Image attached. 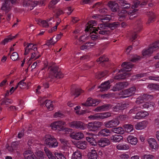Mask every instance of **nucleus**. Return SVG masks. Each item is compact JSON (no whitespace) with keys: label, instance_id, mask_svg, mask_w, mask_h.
Segmentation results:
<instances>
[{"label":"nucleus","instance_id":"f704fd0d","mask_svg":"<svg viewBox=\"0 0 159 159\" xmlns=\"http://www.w3.org/2000/svg\"><path fill=\"white\" fill-rule=\"evenodd\" d=\"M37 47L36 44H34L30 43V52H32V57H35L33 56L34 54H35L36 55L38 53L37 51Z\"/></svg>","mask_w":159,"mask_h":159},{"label":"nucleus","instance_id":"e2e57ef3","mask_svg":"<svg viewBox=\"0 0 159 159\" xmlns=\"http://www.w3.org/2000/svg\"><path fill=\"white\" fill-rule=\"evenodd\" d=\"M25 80V79H23L18 83L19 87L21 89H24L26 86V83L24 82Z\"/></svg>","mask_w":159,"mask_h":159},{"label":"nucleus","instance_id":"bf43d9fd","mask_svg":"<svg viewBox=\"0 0 159 159\" xmlns=\"http://www.w3.org/2000/svg\"><path fill=\"white\" fill-rule=\"evenodd\" d=\"M60 0H52L50 2L49 7L50 8H53L54 5H56Z\"/></svg>","mask_w":159,"mask_h":159},{"label":"nucleus","instance_id":"a19ab883","mask_svg":"<svg viewBox=\"0 0 159 159\" xmlns=\"http://www.w3.org/2000/svg\"><path fill=\"white\" fill-rule=\"evenodd\" d=\"M112 131L115 133L123 134L124 132L123 129L121 127L114 128L112 129Z\"/></svg>","mask_w":159,"mask_h":159},{"label":"nucleus","instance_id":"423d86ee","mask_svg":"<svg viewBox=\"0 0 159 159\" xmlns=\"http://www.w3.org/2000/svg\"><path fill=\"white\" fill-rule=\"evenodd\" d=\"M16 0H2L3 2L1 10L6 12H8L11 9V2L12 4L16 2Z\"/></svg>","mask_w":159,"mask_h":159},{"label":"nucleus","instance_id":"a878e982","mask_svg":"<svg viewBox=\"0 0 159 159\" xmlns=\"http://www.w3.org/2000/svg\"><path fill=\"white\" fill-rule=\"evenodd\" d=\"M123 139V137L120 135H114L110 137V139L113 142H119Z\"/></svg>","mask_w":159,"mask_h":159},{"label":"nucleus","instance_id":"09e8293b","mask_svg":"<svg viewBox=\"0 0 159 159\" xmlns=\"http://www.w3.org/2000/svg\"><path fill=\"white\" fill-rule=\"evenodd\" d=\"M154 50V52L159 48V41H157L153 43L150 46Z\"/></svg>","mask_w":159,"mask_h":159},{"label":"nucleus","instance_id":"680f3d73","mask_svg":"<svg viewBox=\"0 0 159 159\" xmlns=\"http://www.w3.org/2000/svg\"><path fill=\"white\" fill-rule=\"evenodd\" d=\"M60 23L57 21L56 24L55 26L52 28L51 29L48 30V32L49 33H52L55 31L57 29V28L58 25L60 24Z\"/></svg>","mask_w":159,"mask_h":159},{"label":"nucleus","instance_id":"e433bc0d","mask_svg":"<svg viewBox=\"0 0 159 159\" xmlns=\"http://www.w3.org/2000/svg\"><path fill=\"white\" fill-rule=\"evenodd\" d=\"M125 131L127 133H130L134 129L133 126L131 124H126L123 126Z\"/></svg>","mask_w":159,"mask_h":159},{"label":"nucleus","instance_id":"58836bf2","mask_svg":"<svg viewBox=\"0 0 159 159\" xmlns=\"http://www.w3.org/2000/svg\"><path fill=\"white\" fill-rule=\"evenodd\" d=\"M88 39V37L86 35H82L80 36L79 39V43H76L75 44L77 45H79L83 43Z\"/></svg>","mask_w":159,"mask_h":159},{"label":"nucleus","instance_id":"6ab92c4d","mask_svg":"<svg viewBox=\"0 0 159 159\" xmlns=\"http://www.w3.org/2000/svg\"><path fill=\"white\" fill-rule=\"evenodd\" d=\"M129 84L127 82L119 83L115 85L112 90L114 91H116L126 87Z\"/></svg>","mask_w":159,"mask_h":159},{"label":"nucleus","instance_id":"de8ad7c7","mask_svg":"<svg viewBox=\"0 0 159 159\" xmlns=\"http://www.w3.org/2000/svg\"><path fill=\"white\" fill-rule=\"evenodd\" d=\"M21 143L20 141H16L11 143L12 147L15 150L17 149L20 147Z\"/></svg>","mask_w":159,"mask_h":159},{"label":"nucleus","instance_id":"49530a36","mask_svg":"<svg viewBox=\"0 0 159 159\" xmlns=\"http://www.w3.org/2000/svg\"><path fill=\"white\" fill-rule=\"evenodd\" d=\"M108 108V107L105 105L98 107L96 108L95 111H105Z\"/></svg>","mask_w":159,"mask_h":159},{"label":"nucleus","instance_id":"4d7b16f0","mask_svg":"<svg viewBox=\"0 0 159 159\" xmlns=\"http://www.w3.org/2000/svg\"><path fill=\"white\" fill-rule=\"evenodd\" d=\"M66 125L62 126V128L61 129V131H64L67 134L70 132L72 130V129L64 127Z\"/></svg>","mask_w":159,"mask_h":159},{"label":"nucleus","instance_id":"473e14b6","mask_svg":"<svg viewBox=\"0 0 159 159\" xmlns=\"http://www.w3.org/2000/svg\"><path fill=\"white\" fill-rule=\"evenodd\" d=\"M44 151L49 159H56L55 157L54 156L52 152L47 148L45 147Z\"/></svg>","mask_w":159,"mask_h":159},{"label":"nucleus","instance_id":"ddd939ff","mask_svg":"<svg viewBox=\"0 0 159 159\" xmlns=\"http://www.w3.org/2000/svg\"><path fill=\"white\" fill-rule=\"evenodd\" d=\"M149 115L148 111H140L138 112L136 115L133 117L134 119L138 120H141L145 119Z\"/></svg>","mask_w":159,"mask_h":159},{"label":"nucleus","instance_id":"a211bd4d","mask_svg":"<svg viewBox=\"0 0 159 159\" xmlns=\"http://www.w3.org/2000/svg\"><path fill=\"white\" fill-rule=\"evenodd\" d=\"M97 100L93 99L91 98H88L85 103H82V105L86 107L95 106L99 102Z\"/></svg>","mask_w":159,"mask_h":159},{"label":"nucleus","instance_id":"6e6d98bb","mask_svg":"<svg viewBox=\"0 0 159 159\" xmlns=\"http://www.w3.org/2000/svg\"><path fill=\"white\" fill-rule=\"evenodd\" d=\"M148 87L151 89H153L157 90H159V85L157 84H149Z\"/></svg>","mask_w":159,"mask_h":159},{"label":"nucleus","instance_id":"2eb2a0df","mask_svg":"<svg viewBox=\"0 0 159 159\" xmlns=\"http://www.w3.org/2000/svg\"><path fill=\"white\" fill-rule=\"evenodd\" d=\"M119 124V122L117 119H115L113 120L105 122L104 125L106 127L111 128L115 127L118 125Z\"/></svg>","mask_w":159,"mask_h":159},{"label":"nucleus","instance_id":"13d9d810","mask_svg":"<svg viewBox=\"0 0 159 159\" xmlns=\"http://www.w3.org/2000/svg\"><path fill=\"white\" fill-rule=\"evenodd\" d=\"M18 58V54L16 52H13L11 56V59L14 61L16 60Z\"/></svg>","mask_w":159,"mask_h":159},{"label":"nucleus","instance_id":"864d4df0","mask_svg":"<svg viewBox=\"0 0 159 159\" xmlns=\"http://www.w3.org/2000/svg\"><path fill=\"white\" fill-rule=\"evenodd\" d=\"M120 159H129V155L126 153H123L119 155Z\"/></svg>","mask_w":159,"mask_h":159},{"label":"nucleus","instance_id":"c756f323","mask_svg":"<svg viewBox=\"0 0 159 159\" xmlns=\"http://www.w3.org/2000/svg\"><path fill=\"white\" fill-rule=\"evenodd\" d=\"M130 75V73H124L121 75L118 74L114 77V79L116 80L124 79L128 77Z\"/></svg>","mask_w":159,"mask_h":159},{"label":"nucleus","instance_id":"c03bdc74","mask_svg":"<svg viewBox=\"0 0 159 159\" xmlns=\"http://www.w3.org/2000/svg\"><path fill=\"white\" fill-rule=\"evenodd\" d=\"M99 120L103 119L110 116L111 113L109 112H105L102 113H98Z\"/></svg>","mask_w":159,"mask_h":159},{"label":"nucleus","instance_id":"4468645a","mask_svg":"<svg viewBox=\"0 0 159 159\" xmlns=\"http://www.w3.org/2000/svg\"><path fill=\"white\" fill-rule=\"evenodd\" d=\"M97 145L101 147H104L110 144L109 140L106 138H102L98 140L97 142Z\"/></svg>","mask_w":159,"mask_h":159},{"label":"nucleus","instance_id":"79ce46f5","mask_svg":"<svg viewBox=\"0 0 159 159\" xmlns=\"http://www.w3.org/2000/svg\"><path fill=\"white\" fill-rule=\"evenodd\" d=\"M155 103L153 102H145L142 105L143 108H148L154 107Z\"/></svg>","mask_w":159,"mask_h":159},{"label":"nucleus","instance_id":"cd10ccee","mask_svg":"<svg viewBox=\"0 0 159 159\" xmlns=\"http://www.w3.org/2000/svg\"><path fill=\"white\" fill-rule=\"evenodd\" d=\"M116 148L119 150H128L129 147L127 144L119 143L116 145Z\"/></svg>","mask_w":159,"mask_h":159},{"label":"nucleus","instance_id":"4be33fe9","mask_svg":"<svg viewBox=\"0 0 159 159\" xmlns=\"http://www.w3.org/2000/svg\"><path fill=\"white\" fill-rule=\"evenodd\" d=\"M110 84L109 81H106L102 84L99 87V88L100 89V91H105L109 89L110 87Z\"/></svg>","mask_w":159,"mask_h":159},{"label":"nucleus","instance_id":"b1692460","mask_svg":"<svg viewBox=\"0 0 159 159\" xmlns=\"http://www.w3.org/2000/svg\"><path fill=\"white\" fill-rule=\"evenodd\" d=\"M154 52V50L150 47L147 49L143 50L142 52V54L144 56H149Z\"/></svg>","mask_w":159,"mask_h":159},{"label":"nucleus","instance_id":"9d476101","mask_svg":"<svg viewBox=\"0 0 159 159\" xmlns=\"http://www.w3.org/2000/svg\"><path fill=\"white\" fill-rule=\"evenodd\" d=\"M147 142L150 148L152 151L156 150L158 148V145L154 138H150L147 140Z\"/></svg>","mask_w":159,"mask_h":159},{"label":"nucleus","instance_id":"7c9ffc66","mask_svg":"<svg viewBox=\"0 0 159 159\" xmlns=\"http://www.w3.org/2000/svg\"><path fill=\"white\" fill-rule=\"evenodd\" d=\"M81 90L80 89H72L71 91V95L74 96L75 97H78L81 92Z\"/></svg>","mask_w":159,"mask_h":159},{"label":"nucleus","instance_id":"c85d7f7f","mask_svg":"<svg viewBox=\"0 0 159 159\" xmlns=\"http://www.w3.org/2000/svg\"><path fill=\"white\" fill-rule=\"evenodd\" d=\"M81 153L79 151L74 152L71 157V159H81Z\"/></svg>","mask_w":159,"mask_h":159},{"label":"nucleus","instance_id":"a18cd8bd","mask_svg":"<svg viewBox=\"0 0 159 159\" xmlns=\"http://www.w3.org/2000/svg\"><path fill=\"white\" fill-rule=\"evenodd\" d=\"M80 107L79 106H77L74 108V109L75 111V113L79 115H82L85 113L87 111L86 110H82L80 111Z\"/></svg>","mask_w":159,"mask_h":159},{"label":"nucleus","instance_id":"0e129e2a","mask_svg":"<svg viewBox=\"0 0 159 159\" xmlns=\"http://www.w3.org/2000/svg\"><path fill=\"white\" fill-rule=\"evenodd\" d=\"M98 113L89 116L88 118L92 120H99Z\"/></svg>","mask_w":159,"mask_h":159},{"label":"nucleus","instance_id":"412c9836","mask_svg":"<svg viewBox=\"0 0 159 159\" xmlns=\"http://www.w3.org/2000/svg\"><path fill=\"white\" fill-rule=\"evenodd\" d=\"M127 142L132 145H136L138 142V139L136 137L133 136L129 135L127 138Z\"/></svg>","mask_w":159,"mask_h":159},{"label":"nucleus","instance_id":"603ef678","mask_svg":"<svg viewBox=\"0 0 159 159\" xmlns=\"http://www.w3.org/2000/svg\"><path fill=\"white\" fill-rule=\"evenodd\" d=\"M24 46H26L25 48V52L24 53V55H26L28 54L30 52V49L29 48L30 44L28 43H26L25 42L24 43Z\"/></svg>","mask_w":159,"mask_h":159},{"label":"nucleus","instance_id":"774afa93","mask_svg":"<svg viewBox=\"0 0 159 159\" xmlns=\"http://www.w3.org/2000/svg\"><path fill=\"white\" fill-rule=\"evenodd\" d=\"M154 123L156 127L159 129V117L155 120Z\"/></svg>","mask_w":159,"mask_h":159},{"label":"nucleus","instance_id":"f3484780","mask_svg":"<svg viewBox=\"0 0 159 159\" xmlns=\"http://www.w3.org/2000/svg\"><path fill=\"white\" fill-rule=\"evenodd\" d=\"M122 69L119 72H124L125 73H127L126 72L129 71L131 70V69L133 66V65L130 62L127 63L124 62L121 65Z\"/></svg>","mask_w":159,"mask_h":159},{"label":"nucleus","instance_id":"bb28decb","mask_svg":"<svg viewBox=\"0 0 159 159\" xmlns=\"http://www.w3.org/2000/svg\"><path fill=\"white\" fill-rule=\"evenodd\" d=\"M108 5L111 10L114 12L116 11L119 8L118 4L114 2H109Z\"/></svg>","mask_w":159,"mask_h":159},{"label":"nucleus","instance_id":"2f4dec72","mask_svg":"<svg viewBox=\"0 0 159 159\" xmlns=\"http://www.w3.org/2000/svg\"><path fill=\"white\" fill-rule=\"evenodd\" d=\"M86 140L90 144L93 146L97 145V143L93 137H86Z\"/></svg>","mask_w":159,"mask_h":159},{"label":"nucleus","instance_id":"20e7f679","mask_svg":"<svg viewBox=\"0 0 159 159\" xmlns=\"http://www.w3.org/2000/svg\"><path fill=\"white\" fill-rule=\"evenodd\" d=\"M69 126L72 128L81 130H84L86 129L85 124L80 121H73L68 123Z\"/></svg>","mask_w":159,"mask_h":159},{"label":"nucleus","instance_id":"c9c22d12","mask_svg":"<svg viewBox=\"0 0 159 159\" xmlns=\"http://www.w3.org/2000/svg\"><path fill=\"white\" fill-rule=\"evenodd\" d=\"M110 131L107 129H102L98 133V136H107L109 135V134L110 133Z\"/></svg>","mask_w":159,"mask_h":159},{"label":"nucleus","instance_id":"5701e85b","mask_svg":"<svg viewBox=\"0 0 159 159\" xmlns=\"http://www.w3.org/2000/svg\"><path fill=\"white\" fill-rule=\"evenodd\" d=\"M95 44V43H94L89 42L86 43L81 46L80 47V49L82 50L89 49L93 48Z\"/></svg>","mask_w":159,"mask_h":159},{"label":"nucleus","instance_id":"7ed1b4c3","mask_svg":"<svg viewBox=\"0 0 159 159\" xmlns=\"http://www.w3.org/2000/svg\"><path fill=\"white\" fill-rule=\"evenodd\" d=\"M96 23L94 20H91L89 21L87 25L86 28L85 30V31H89L90 33H92L93 34L90 36V38L93 40H96L98 39V35L96 34L95 33L98 30L93 27L95 26Z\"/></svg>","mask_w":159,"mask_h":159},{"label":"nucleus","instance_id":"37998d69","mask_svg":"<svg viewBox=\"0 0 159 159\" xmlns=\"http://www.w3.org/2000/svg\"><path fill=\"white\" fill-rule=\"evenodd\" d=\"M53 102L50 101H47L46 103V106L48 109L49 111H51L54 109V105L53 104Z\"/></svg>","mask_w":159,"mask_h":159},{"label":"nucleus","instance_id":"1a4fd4ad","mask_svg":"<svg viewBox=\"0 0 159 159\" xmlns=\"http://www.w3.org/2000/svg\"><path fill=\"white\" fill-rule=\"evenodd\" d=\"M136 91V89L134 87L123 91L122 92L123 96L121 97L125 98L132 96L134 94Z\"/></svg>","mask_w":159,"mask_h":159},{"label":"nucleus","instance_id":"3c124183","mask_svg":"<svg viewBox=\"0 0 159 159\" xmlns=\"http://www.w3.org/2000/svg\"><path fill=\"white\" fill-rule=\"evenodd\" d=\"M36 154L38 157L39 159H45V157L43 152L41 151H38L37 152Z\"/></svg>","mask_w":159,"mask_h":159},{"label":"nucleus","instance_id":"f257e3e1","mask_svg":"<svg viewBox=\"0 0 159 159\" xmlns=\"http://www.w3.org/2000/svg\"><path fill=\"white\" fill-rule=\"evenodd\" d=\"M119 3L123 9L119 13L120 18L124 19L129 16V19H131L132 18L131 17V16L134 15V13L137 11V10L135 9L131 11H129L127 10L130 8V5L129 3H127L126 1L123 0H120Z\"/></svg>","mask_w":159,"mask_h":159},{"label":"nucleus","instance_id":"69168bd1","mask_svg":"<svg viewBox=\"0 0 159 159\" xmlns=\"http://www.w3.org/2000/svg\"><path fill=\"white\" fill-rule=\"evenodd\" d=\"M107 73V70L99 74L98 75L96 76V77L98 79H100L101 78L104 76Z\"/></svg>","mask_w":159,"mask_h":159},{"label":"nucleus","instance_id":"5fc2aeb1","mask_svg":"<svg viewBox=\"0 0 159 159\" xmlns=\"http://www.w3.org/2000/svg\"><path fill=\"white\" fill-rule=\"evenodd\" d=\"M154 156L153 155L149 154H146L143 156L141 159H154Z\"/></svg>","mask_w":159,"mask_h":159},{"label":"nucleus","instance_id":"338daca9","mask_svg":"<svg viewBox=\"0 0 159 159\" xmlns=\"http://www.w3.org/2000/svg\"><path fill=\"white\" fill-rule=\"evenodd\" d=\"M25 159H30V151H26L24 153Z\"/></svg>","mask_w":159,"mask_h":159},{"label":"nucleus","instance_id":"6e6552de","mask_svg":"<svg viewBox=\"0 0 159 159\" xmlns=\"http://www.w3.org/2000/svg\"><path fill=\"white\" fill-rule=\"evenodd\" d=\"M51 71L50 73L49 77L53 78L54 77L61 78L63 77L61 73L58 70L57 67H53L50 69Z\"/></svg>","mask_w":159,"mask_h":159},{"label":"nucleus","instance_id":"f03ea898","mask_svg":"<svg viewBox=\"0 0 159 159\" xmlns=\"http://www.w3.org/2000/svg\"><path fill=\"white\" fill-rule=\"evenodd\" d=\"M44 143L49 148H55L58 145V142L56 139L52 136L47 134L42 139Z\"/></svg>","mask_w":159,"mask_h":159},{"label":"nucleus","instance_id":"4c0bfd02","mask_svg":"<svg viewBox=\"0 0 159 159\" xmlns=\"http://www.w3.org/2000/svg\"><path fill=\"white\" fill-rule=\"evenodd\" d=\"M13 102V101L11 99L7 98L1 100V105H7L9 104H11Z\"/></svg>","mask_w":159,"mask_h":159},{"label":"nucleus","instance_id":"052dcab7","mask_svg":"<svg viewBox=\"0 0 159 159\" xmlns=\"http://www.w3.org/2000/svg\"><path fill=\"white\" fill-rule=\"evenodd\" d=\"M108 61V59L106 58L105 56L101 57L97 59V61L99 63L103 61Z\"/></svg>","mask_w":159,"mask_h":159},{"label":"nucleus","instance_id":"ea45409f","mask_svg":"<svg viewBox=\"0 0 159 159\" xmlns=\"http://www.w3.org/2000/svg\"><path fill=\"white\" fill-rule=\"evenodd\" d=\"M53 19V17H51L47 19L46 20L41 21L40 23V25L45 28H48V22L52 20Z\"/></svg>","mask_w":159,"mask_h":159},{"label":"nucleus","instance_id":"393cba45","mask_svg":"<svg viewBox=\"0 0 159 159\" xmlns=\"http://www.w3.org/2000/svg\"><path fill=\"white\" fill-rule=\"evenodd\" d=\"M87 156L88 159H97L98 155L96 151L92 149L88 153Z\"/></svg>","mask_w":159,"mask_h":159},{"label":"nucleus","instance_id":"72a5a7b5","mask_svg":"<svg viewBox=\"0 0 159 159\" xmlns=\"http://www.w3.org/2000/svg\"><path fill=\"white\" fill-rule=\"evenodd\" d=\"M37 47L36 44H34L30 43V52H32V57H35L33 56L34 54H35L36 55L38 53L37 51Z\"/></svg>","mask_w":159,"mask_h":159},{"label":"nucleus","instance_id":"dca6fc26","mask_svg":"<svg viewBox=\"0 0 159 159\" xmlns=\"http://www.w3.org/2000/svg\"><path fill=\"white\" fill-rule=\"evenodd\" d=\"M148 124V121L143 120L137 123L135 125V128L137 130H142L146 128Z\"/></svg>","mask_w":159,"mask_h":159},{"label":"nucleus","instance_id":"8fccbe9b","mask_svg":"<svg viewBox=\"0 0 159 159\" xmlns=\"http://www.w3.org/2000/svg\"><path fill=\"white\" fill-rule=\"evenodd\" d=\"M54 155L57 159H66L64 156L61 152H55Z\"/></svg>","mask_w":159,"mask_h":159},{"label":"nucleus","instance_id":"aec40b11","mask_svg":"<svg viewBox=\"0 0 159 159\" xmlns=\"http://www.w3.org/2000/svg\"><path fill=\"white\" fill-rule=\"evenodd\" d=\"M87 144V142L85 141H79L75 144L78 148L81 149H86Z\"/></svg>","mask_w":159,"mask_h":159},{"label":"nucleus","instance_id":"f8f14e48","mask_svg":"<svg viewBox=\"0 0 159 159\" xmlns=\"http://www.w3.org/2000/svg\"><path fill=\"white\" fill-rule=\"evenodd\" d=\"M153 98V97L151 95L143 94L140 96L137 99L136 102L138 104L141 103L143 101L151 100Z\"/></svg>","mask_w":159,"mask_h":159},{"label":"nucleus","instance_id":"0eeeda50","mask_svg":"<svg viewBox=\"0 0 159 159\" xmlns=\"http://www.w3.org/2000/svg\"><path fill=\"white\" fill-rule=\"evenodd\" d=\"M102 125V123L100 122H90L87 125V128L90 131H95Z\"/></svg>","mask_w":159,"mask_h":159},{"label":"nucleus","instance_id":"39448f33","mask_svg":"<svg viewBox=\"0 0 159 159\" xmlns=\"http://www.w3.org/2000/svg\"><path fill=\"white\" fill-rule=\"evenodd\" d=\"M65 125H66L65 122L59 120L52 122L50 124V127L53 130H57L60 132L61 131V129L62 126Z\"/></svg>","mask_w":159,"mask_h":159},{"label":"nucleus","instance_id":"9b49d317","mask_svg":"<svg viewBox=\"0 0 159 159\" xmlns=\"http://www.w3.org/2000/svg\"><path fill=\"white\" fill-rule=\"evenodd\" d=\"M70 136L73 139L79 140L84 138V134L81 131H74L70 134Z\"/></svg>","mask_w":159,"mask_h":159}]
</instances>
